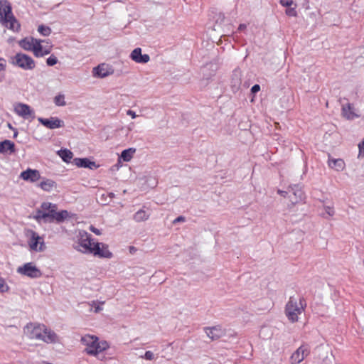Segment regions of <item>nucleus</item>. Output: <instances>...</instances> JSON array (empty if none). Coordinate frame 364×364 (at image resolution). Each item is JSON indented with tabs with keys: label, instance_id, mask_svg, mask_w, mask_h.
<instances>
[{
	"label": "nucleus",
	"instance_id": "obj_1",
	"mask_svg": "<svg viewBox=\"0 0 364 364\" xmlns=\"http://www.w3.org/2000/svg\"><path fill=\"white\" fill-rule=\"evenodd\" d=\"M24 333L31 339L42 340L48 343L56 342L58 338L56 333L48 330L46 326L31 323L25 326Z\"/></svg>",
	"mask_w": 364,
	"mask_h": 364
},
{
	"label": "nucleus",
	"instance_id": "obj_2",
	"mask_svg": "<svg viewBox=\"0 0 364 364\" xmlns=\"http://www.w3.org/2000/svg\"><path fill=\"white\" fill-rule=\"evenodd\" d=\"M80 341L86 346L85 352L87 355L97 357L100 360L105 358V356H100V353L109 348L106 341H100L95 336L85 335L81 338Z\"/></svg>",
	"mask_w": 364,
	"mask_h": 364
},
{
	"label": "nucleus",
	"instance_id": "obj_3",
	"mask_svg": "<svg viewBox=\"0 0 364 364\" xmlns=\"http://www.w3.org/2000/svg\"><path fill=\"white\" fill-rule=\"evenodd\" d=\"M41 208L46 211V214L44 215L46 216V223H51L55 222L57 223H60L70 217V214L68 210H63L58 212L57 205L50 202L42 203Z\"/></svg>",
	"mask_w": 364,
	"mask_h": 364
},
{
	"label": "nucleus",
	"instance_id": "obj_4",
	"mask_svg": "<svg viewBox=\"0 0 364 364\" xmlns=\"http://www.w3.org/2000/svg\"><path fill=\"white\" fill-rule=\"evenodd\" d=\"M0 22L13 31H18L20 28V24L12 14L11 6L6 1H0Z\"/></svg>",
	"mask_w": 364,
	"mask_h": 364
},
{
	"label": "nucleus",
	"instance_id": "obj_5",
	"mask_svg": "<svg viewBox=\"0 0 364 364\" xmlns=\"http://www.w3.org/2000/svg\"><path fill=\"white\" fill-rule=\"evenodd\" d=\"M306 306V304L304 298H300L298 303L294 297L291 296L285 306V314L288 319L292 323L296 322L299 318L298 316L304 311Z\"/></svg>",
	"mask_w": 364,
	"mask_h": 364
},
{
	"label": "nucleus",
	"instance_id": "obj_6",
	"mask_svg": "<svg viewBox=\"0 0 364 364\" xmlns=\"http://www.w3.org/2000/svg\"><path fill=\"white\" fill-rule=\"evenodd\" d=\"M12 63L25 70H31L35 68L36 63L29 55L18 53L12 58Z\"/></svg>",
	"mask_w": 364,
	"mask_h": 364
},
{
	"label": "nucleus",
	"instance_id": "obj_7",
	"mask_svg": "<svg viewBox=\"0 0 364 364\" xmlns=\"http://www.w3.org/2000/svg\"><path fill=\"white\" fill-rule=\"evenodd\" d=\"M93 243L91 235L85 231H82L79 233L78 242L75 248L82 253L89 254Z\"/></svg>",
	"mask_w": 364,
	"mask_h": 364
},
{
	"label": "nucleus",
	"instance_id": "obj_8",
	"mask_svg": "<svg viewBox=\"0 0 364 364\" xmlns=\"http://www.w3.org/2000/svg\"><path fill=\"white\" fill-rule=\"evenodd\" d=\"M89 254H92L99 258L106 259H110L113 256L112 253L109 250L108 245L99 242L93 243Z\"/></svg>",
	"mask_w": 364,
	"mask_h": 364
},
{
	"label": "nucleus",
	"instance_id": "obj_9",
	"mask_svg": "<svg viewBox=\"0 0 364 364\" xmlns=\"http://www.w3.org/2000/svg\"><path fill=\"white\" fill-rule=\"evenodd\" d=\"M27 236L30 237L28 245L32 250L43 251L44 242L43 237L32 230H28Z\"/></svg>",
	"mask_w": 364,
	"mask_h": 364
},
{
	"label": "nucleus",
	"instance_id": "obj_10",
	"mask_svg": "<svg viewBox=\"0 0 364 364\" xmlns=\"http://www.w3.org/2000/svg\"><path fill=\"white\" fill-rule=\"evenodd\" d=\"M18 272L31 278H39L42 273L32 262L25 264L18 268Z\"/></svg>",
	"mask_w": 364,
	"mask_h": 364
},
{
	"label": "nucleus",
	"instance_id": "obj_11",
	"mask_svg": "<svg viewBox=\"0 0 364 364\" xmlns=\"http://www.w3.org/2000/svg\"><path fill=\"white\" fill-rule=\"evenodd\" d=\"M310 353V348L307 344L301 345L291 356L292 364L301 363Z\"/></svg>",
	"mask_w": 364,
	"mask_h": 364
},
{
	"label": "nucleus",
	"instance_id": "obj_12",
	"mask_svg": "<svg viewBox=\"0 0 364 364\" xmlns=\"http://www.w3.org/2000/svg\"><path fill=\"white\" fill-rule=\"evenodd\" d=\"M38 120L42 125L50 129L63 127L65 125L63 120L54 117L50 118L39 117Z\"/></svg>",
	"mask_w": 364,
	"mask_h": 364
},
{
	"label": "nucleus",
	"instance_id": "obj_13",
	"mask_svg": "<svg viewBox=\"0 0 364 364\" xmlns=\"http://www.w3.org/2000/svg\"><path fill=\"white\" fill-rule=\"evenodd\" d=\"M15 112L24 119L35 117L34 112L31 109L30 106L23 103L17 104L14 107Z\"/></svg>",
	"mask_w": 364,
	"mask_h": 364
},
{
	"label": "nucleus",
	"instance_id": "obj_14",
	"mask_svg": "<svg viewBox=\"0 0 364 364\" xmlns=\"http://www.w3.org/2000/svg\"><path fill=\"white\" fill-rule=\"evenodd\" d=\"M289 198L293 204L298 203L304 198V192L298 185L289 186Z\"/></svg>",
	"mask_w": 364,
	"mask_h": 364
},
{
	"label": "nucleus",
	"instance_id": "obj_15",
	"mask_svg": "<svg viewBox=\"0 0 364 364\" xmlns=\"http://www.w3.org/2000/svg\"><path fill=\"white\" fill-rule=\"evenodd\" d=\"M130 58L132 60L138 63H146L150 60L149 55L141 54V49L140 48L134 49L130 54Z\"/></svg>",
	"mask_w": 364,
	"mask_h": 364
},
{
	"label": "nucleus",
	"instance_id": "obj_16",
	"mask_svg": "<svg viewBox=\"0 0 364 364\" xmlns=\"http://www.w3.org/2000/svg\"><path fill=\"white\" fill-rule=\"evenodd\" d=\"M21 178L25 181L36 182L41 178L40 173L38 170L28 168L27 170L21 172Z\"/></svg>",
	"mask_w": 364,
	"mask_h": 364
},
{
	"label": "nucleus",
	"instance_id": "obj_17",
	"mask_svg": "<svg viewBox=\"0 0 364 364\" xmlns=\"http://www.w3.org/2000/svg\"><path fill=\"white\" fill-rule=\"evenodd\" d=\"M112 70L105 64H101L93 68V74L95 76L103 78L112 74Z\"/></svg>",
	"mask_w": 364,
	"mask_h": 364
},
{
	"label": "nucleus",
	"instance_id": "obj_18",
	"mask_svg": "<svg viewBox=\"0 0 364 364\" xmlns=\"http://www.w3.org/2000/svg\"><path fill=\"white\" fill-rule=\"evenodd\" d=\"M205 333L211 338V340H216L224 334L222 328L219 326L214 327H207L205 328Z\"/></svg>",
	"mask_w": 364,
	"mask_h": 364
},
{
	"label": "nucleus",
	"instance_id": "obj_19",
	"mask_svg": "<svg viewBox=\"0 0 364 364\" xmlns=\"http://www.w3.org/2000/svg\"><path fill=\"white\" fill-rule=\"evenodd\" d=\"M74 163L77 167L89 168L90 169L97 167L95 162L91 161L87 158H75Z\"/></svg>",
	"mask_w": 364,
	"mask_h": 364
},
{
	"label": "nucleus",
	"instance_id": "obj_20",
	"mask_svg": "<svg viewBox=\"0 0 364 364\" xmlns=\"http://www.w3.org/2000/svg\"><path fill=\"white\" fill-rule=\"evenodd\" d=\"M15 152V144L10 140L6 139L0 142V153L12 154Z\"/></svg>",
	"mask_w": 364,
	"mask_h": 364
},
{
	"label": "nucleus",
	"instance_id": "obj_21",
	"mask_svg": "<svg viewBox=\"0 0 364 364\" xmlns=\"http://www.w3.org/2000/svg\"><path fill=\"white\" fill-rule=\"evenodd\" d=\"M328 166L337 171H342L345 167L344 161L341 159H332L328 160Z\"/></svg>",
	"mask_w": 364,
	"mask_h": 364
},
{
	"label": "nucleus",
	"instance_id": "obj_22",
	"mask_svg": "<svg viewBox=\"0 0 364 364\" xmlns=\"http://www.w3.org/2000/svg\"><path fill=\"white\" fill-rule=\"evenodd\" d=\"M39 186L45 191L50 192L56 186L55 181L50 179H46L41 181Z\"/></svg>",
	"mask_w": 364,
	"mask_h": 364
},
{
	"label": "nucleus",
	"instance_id": "obj_23",
	"mask_svg": "<svg viewBox=\"0 0 364 364\" xmlns=\"http://www.w3.org/2000/svg\"><path fill=\"white\" fill-rule=\"evenodd\" d=\"M33 43V54L36 57H42V48L41 43L43 41L32 38Z\"/></svg>",
	"mask_w": 364,
	"mask_h": 364
},
{
	"label": "nucleus",
	"instance_id": "obj_24",
	"mask_svg": "<svg viewBox=\"0 0 364 364\" xmlns=\"http://www.w3.org/2000/svg\"><path fill=\"white\" fill-rule=\"evenodd\" d=\"M19 46L26 50L33 51V43L32 38H25L20 41Z\"/></svg>",
	"mask_w": 364,
	"mask_h": 364
},
{
	"label": "nucleus",
	"instance_id": "obj_25",
	"mask_svg": "<svg viewBox=\"0 0 364 364\" xmlns=\"http://www.w3.org/2000/svg\"><path fill=\"white\" fill-rule=\"evenodd\" d=\"M342 113L343 115L348 119H353L355 116L353 112V107L349 103H348L346 105H343Z\"/></svg>",
	"mask_w": 364,
	"mask_h": 364
},
{
	"label": "nucleus",
	"instance_id": "obj_26",
	"mask_svg": "<svg viewBox=\"0 0 364 364\" xmlns=\"http://www.w3.org/2000/svg\"><path fill=\"white\" fill-rule=\"evenodd\" d=\"M232 89L233 92H236L239 90L240 84H241V80L240 77V73L237 71H235L232 75Z\"/></svg>",
	"mask_w": 364,
	"mask_h": 364
},
{
	"label": "nucleus",
	"instance_id": "obj_27",
	"mask_svg": "<svg viewBox=\"0 0 364 364\" xmlns=\"http://www.w3.org/2000/svg\"><path fill=\"white\" fill-rule=\"evenodd\" d=\"M135 151L136 149L134 148L124 149L122 151L120 157L124 161L128 162L132 159Z\"/></svg>",
	"mask_w": 364,
	"mask_h": 364
},
{
	"label": "nucleus",
	"instance_id": "obj_28",
	"mask_svg": "<svg viewBox=\"0 0 364 364\" xmlns=\"http://www.w3.org/2000/svg\"><path fill=\"white\" fill-rule=\"evenodd\" d=\"M58 155L60 157L65 161V162H69L72 158H73V153L68 149H60L58 151Z\"/></svg>",
	"mask_w": 364,
	"mask_h": 364
},
{
	"label": "nucleus",
	"instance_id": "obj_29",
	"mask_svg": "<svg viewBox=\"0 0 364 364\" xmlns=\"http://www.w3.org/2000/svg\"><path fill=\"white\" fill-rule=\"evenodd\" d=\"M149 217V214L145 210H139L134 215V220L136 222H141L147 220Z\"/></svg>",
	"mask_w": 364,
	"mask_h": 364
},
{
	"label": "nucleus",
	"instance_id": "obj_30",
	"mask_svg": "<svg viewBox=\"0 0 364 364\" xmlns=\"http://www.w3.org/2000/svg\"><path fill=\"white\" fill-rule=\"evenodd\" d=\"M46 211L43 210L42 208L36 210V214L34 215V219L38 222L43 221L46 223Z\"/></svg>",
	"mask_w": 364,
	"mask_h": 364
},
{
	"label": "nucleus",
	"instance_id": "obj_31",
	"mask_svg": "<svg viewBox=\"0 0 364 364\" xmlns=\"http://www.w3.org/2000/svg\"><path fill=\"white\" fill-rule=\"evenodd\" d=\"M38 31L43 36H48L51 33V28L47 26L40 25Z\"/></svg>",
	"mask_w": 364,
	"mask_h": 364
},
{
	"label": "nucleus",
	"instance_id": "obj_32",
	"mask_svg": "<svg viewBox=\"0 0 364 364\" xmlns=\"http://www.w3.org/2000/svg\"><path fill=\"white\" fill-rule=\"evenodd\" d=\"M54 103L57 106H65L66 102L65 101V95L59 94L54 97Z\"/></svg>",
	"mask_w": 364,
	"mask_h": 364
},
{
	"label": "nucleus",
	"instance_id": "obj_33",
	"mask_svg": "<svg viewBox=\"0 0 364 364\" xmlns=\"http://www.w3.org/2000/svg\"><path fill=\"white\" fill-rule=\"evenodd\" d=\"M58 63V58L53 55H51L49 58L46 60V63L48 66H53Z\"/></svg>",
	"mask_w": 364,
	"mask_h": 364
},
{
	"label": "nucleus",
	"instance_id": "obj_34",
	"mask_svg": "<svg viewBox=\"0 0 364 364\" xmlns=\"http://www.w3.org/2000/svg\"><path fill=\"white\" fill-rule=\"evenodd\" d=\"M141 358H144L148 360H152L154 358V355L151 351H146L144 355H141Z\"/></svg>",
	"mask_w": 364,
	"mask_h": 364
},
{
	"label": "nucleus",
	"instance_id": "obj_35",
	"mask_svg": "<svg viewBox=\"0 0 364 364\" xmlns=\"http://www.w3.org/2000/svg\"><path fill=\"white\" fill-rule=\"evenodd\" d=\"M9 290V287L6 285L5 282L0 279V293L6 292Z\"/></svg>",
	"mask_w": 364,
	"mask_h": 364
},
{
	"label": "nucleus",
	"instance_id": "obj_36",
	"mask_svg": "<svg viewBox=\"0 0 364 364\" xmlns=\"http://www.w3.org/2000/svg\"><path fill=\"white\" fill-rule=\"evenodd\" d=\"M325 212L328 216H333L335 213L333 208L330 206H325L324 207Z\"/></svg>",
	"mask_w": 364,
	"mask_h": 364
},
{
	"label": "nucleus",
	"instance_id": "obj_37",
	"mask_svg": "<svg viewBox=\"0 0 364 364\" xmlns=\"http://www.w3.org/2000/svg\"><path fill=\"white\" fill-rule=\"evenodd\" d=\"M280 4L285 7H289L293 4V0H280Z\"/></svg>",
	"mask_w": 364,
	"mask_h": 364
},
{
	"label": "nucleus",
	"instance_id": "obj_38",
	"mask_svg": "<svg viewBox=\"0 0 364 364\" xmlns=\"http://www.w3.org/2000/svg\"><path fill=\"white\" fill-rule=\"evenodd\" d=\"M287 15L289 16H296V11L294 8H289L286 10Z\"/></svg>",
	"mask_w": 364,
	"mask_h": 364
},
{
	"label": "nucleus",
	"instance_id": "obj_39",
	"mask_svg": "<svg viewBox=\"0 0 364 364\" xmlns=\"http://www.w3.org/2000/svg\"><path fill=\"white\" fill-rule=\"evenodd\" d=\"M6 63L5 59L0 58V73L1 71H4V70L6 68Z\"/></svg>",
	"mask_w": 364,
	"mask_h": 364
},
{
	"label": "nucleus",
	"instance_id": "obj_40",
	"mask_svg": "<svg viewBox=\"0 0 364 364\" xmlns=\"http://www.w3.org/2000/svg\"><path fill=\"white\" fill-rule=\"evenodd\" d=\"M90 230L97 235H101V231L99 229L94 227L93 225H90Z\"/></svg>",
	"mask_w": 364,
	"mask_h": 364
},
{
	"label": "nucleus",
	"instance_id": "obj_41",
	"mask_svg": "<svg viewBox=\"0 0 364 364\" xmlns=\"http://www.w3.org/2000/svg\"><path fill=\"white\" fill-rule=\"evenodd\" d=\"M260 90V86L257 84L253 85L251 88V92L252 93H257V92H259Z\"/></svg>",
	"mask_w": 364,
	"mask_h": 364
},
{
	"label": "nucleus",
	"instance_id": "obj_42",
	"mask_svg": "<svg viewBox=\"0 0 364 364\" xmlns=\"http://www.w3.org/2000/svg\"><path fill=\"white\" fill-rule=\"evenodd\" d=\"M185 220H186L185 217H183V216H178V218H176L173 220V223L176 224L177 223L184 222Z\"/></svg>",
	"mask_w": 364,
	"mask_h": 364
},
{
	"label": "nucleus",
	"instance_id": "obj_43",
	"mask_svg": "<svg viewBox=\"0 0 364 364\" xmlns=\"http://www.w3.org/2000/svg\"><path fill=\"white\" fill-rule=\"evenodd\" d=\"M127 114L129 115V116H131L132 119H134V118L136 117V113L134 111L131 110V109L127 110Z\"/></svg>",
	"mask_w": 364,
	"mask_h": 364
},
{
	"label": "nucleus",
	"instance_id": "obj_44",
	"mask_svg": "<svg viewBox=\"0 0 364 364\" xmlns=\"http://www.w3.org/2000/svg\"><path fill=\"white\" fill-rule=\"evenodd\" d=\"M277 193L283 197H286L288 194H289V191H284L278 190Z\"/></svg>",
	"mask_w": 364,
	"mask_h": 364
},
{
	"label": "nucleus",
	"instance_id": "obj_45",
	"mask_svg": "<svg viewBox=\"0 0 364 364\" xmlns=\"http://www.w3.org/2000/svg\"><path fill=\"white\" fill-rule=\"evenodd\" d=\"M50 53V49H45V50L42 49V57L46 55L49 54Z\"/></svg>",
	"mask_w": 364,
	"mask_h": 364
},
{
	"label": "nucleus",
	"instance_id": "obj_46",
	"mask_svg": "<svg viewBox=\"0 0 364 364\" xmlns=\"http://www.w3.org/2000/svg\"><path fill=\"white\" fill-rule=\"evenodd\" d=\"M246 28V25L245 24H240L238 27V29L240 31H242L244 30L245 28Z\"/></svg>",
	"mask_w": 364,
	"mask_h": 364
},
{
	"label": "nucleus",
	"instance_id": "obj_47",
	"mask_svg": "<svg viewBox=\"0 0 364 364\" xmlns=\"http://www.w3.org/2000/svg\"><path fill=\"white\" fill-rule=\"evenodd\" d=\"M101 310H102V308H101L100 306H97L95 308V312L98 313V312H100Z\"/></svg>",
	"mask_w": 364,
	"mask_h": 364
},
{
	"label": "nucleus",
	"instance_id": "obj_48",
	"mask_svg": "<svg viewBox=\"0 0 364 364\" xmlns=\"http://www.w3.org/2000/svg\"><path fill=\"white\" fill-rule=\"evenodd\" d=\"M7 127H8L10 129L15 130V128H14V127H13V126H12V125H11V124H10V123H8Z\"/></svg>",
	"mask_w": 364,
	"mask_h": 364
},
{
	"label": "nucleus",
	"instance_id": "obj_49",
	"mask_svg": "<svg viewBox=\"0 0 364 364\" xmlns=\"http://www.w3.org/2000/svg\"><path fill=\"white\" fill-rule=\"evenodd\" d=\"M14 137L16 138L18 135V131L17 129H15V130H14Z\"/></svg>",
	"mask_w": 364,
	"mask_h": 364
},
{
	"label": "nucleus",
	"instance_id": "obj_50",
	"mask_svg": "<svg viewBox=\"0 0 364 364\" xmlns=\"http://www.w3.org/2000/svg\"><path fill=\"white\" fill-rule=\"evenodd\" d=\"M114 196H115L114 193H109V197L111 199H112V198H114Z\"/></svg>",
	"mask_w": 364,
	"mask_h": 364
}]
</instances>
